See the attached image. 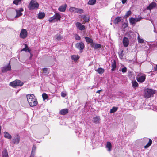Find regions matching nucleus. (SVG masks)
Instances as JSON below:
<instances>
[{"mask_svg":"<svg viewBox=\"0 0 157 157\" xmlns=\"http://www.w3.org/2000/svg\"><path fill=\"white\" fill-rule=\"evenodd\" d=\"M23 83L20 80H16L15 81L11 82L10 83V85L11 86L16 87L17 86H21L23 85Z\"/></svg>","mask_w":157,"mask_h":157,"instance_id":"nucleus-5","label":"nucleus"},{"mask_svg":"<svg viewBox=\"0 0 157 157\" xmlns=\"http://www.w3.org/2000/svg\"><path fill=\"white\" fill-rule=\"evenodd\" d=\"M76 13L82 14L83 13V10L82 9L76 8Z\"/></svg>","mask_w":157,"mask_h":157,"instance_id":"nucleus-33","label":"nucleus"},{"mask_svg":"<svg viewBox=\"0 0 157 157\" xmlns=\"http://www.w3.org/2000/svg\"><path fill=\"white\" fill-rule=\"evenodd\" d=\"M121 21V17H117L114 19L113 21V22L115 24H117Z\"/></svg>","mask_w":157,"mask_h":157,"instance_id":"nucleus-25","label":"nucleus"},{"mask_svg":"<svg viewBox=\"0 0 157 157\" xmlns=\"http://www.w3.org/2000/svg\"><path fill=\"white\" fill-rule=\"evenodd\" d=\"M131 14V11L129 10L126 12L125 15L124 16L126 18L128 17Z\"/></svg>","mask_w":157,"mask_h":157,"instance_id":"nucleus-38","label":"nucleus"},{"mask_svg":"<svg viewBox=\"0 0 157 157\" xmlns=\"http://www.w3.org/2000/svg\"><path fill=\"white\" fill-rule=\"evenodd\" d=\"M45 16V14L44 13H39L38 15V18L39 19L43 18Z\"/></svg>","mask_w":157,"mask_h":157,"instance_id":"nucleus-28","label":"nucleus"},{"mask_svg":"<svg viewBox=\"0 0 157 157\" xmlns=\"http://www.w3.org/2000/svg\"><path fill=\"white\" fill-rule=\"evenodd\" d=\"M25 48H26V49H27V50H28V52H29V53H30V49H29L28 48V46L27 45V44H25Z\"/></svg>","mask_w":157,"mask_h":157,"instance_id":"nucleus-43","label":"nucleus"},{"mask_svg":"<svg viewBox=\"0 0 157 157\" xmlns=\"http://www.w3.org/2000/svg\"><path fill=\"white\" fill-rule=\"evenodd\" d=\"M67 7V5L66 4H65L59 6L58 8V10L61 12H63L66 11Z\"/></svg>","mask_w":157,"mask_h":157,"instance_id":"nucleus-13","label":"nucleus"},{"mask_svg":"<svg viewBox=\"0 0 157 157\" xmlns=\"http://www.w3.org/2000/svg\"><path fill=\"white\" fill-rule=\"evenodd\" d=\"M121 71L123 73L126 72L127 71L126 67H124L122 69Z\"/></svg>","mask_w":157,"mask_h":157,"instance_id":"nucleus-42","label":"nucleus"},{"mask_svg":"<svg viewBox=\"0 0 157 157\" xmlns=\"http://www.w3.org/2000/svg\"><path fill=\"white\" fill-rule=\"evenodd\" d=\"M100 121V117L99 116H96L93 118V122L94 123L97 124L99 123Z\"/></svg>","mask_w":157,"mask_h":157,"instance_id":"nucleus-17","label":"nucleus"},{"mask_svg":"<svg viewBox=\"0 0 157 157\" xmlns=\"http://www.w3.org/2000/svg\"><path fill=\"white\" fill-rule=\"evenodd\" d=\"M68 112V110L67 109H62L60 111L59 113L61 115H64Z\"/></svg>","mask_w":157,"mask_h":157,"instance_id":"nucleus-20","label":"nucleus"},{"mask_svg":"<svg viewBox=\"0 0 157 157\" xmlns=\"http://www.w3.org/2000/svg\"><path fill=\"white\" fill-rule=\"evenodd\" d=\"M20 137L18 135H16L12 139V142L14 144H17L20 142Z\"/></svg>","mask_w":157,"mask_h":157,"instance_id":"nucleus-6","label":"nucleus"},{"mask_svg":"<svg viewBox=\"0 0 157 157\" xmlns=\"http://www.w3.org/2000/svg\"><path fill=\"white\" fill-rule=\"evenodd\" d=\"M61 95L62 97H65L66 96V93H64L63 92H62L61 94Z\"/></svg>","mask_w":157,"mask_h":157,"instance_id":"nucleus-47","label":"nucleus"},{"mask_svg":"<svg viewBox=\"0 0 157 157\" xmlns=\"http://www.w3.org/2000/svg\"><path fill=\"white\" fill-rule=\"evenodd\" d=\"M2 157H8V153L6 150H4L2 152Z\"/></svg>","mask_w":157,"mask_h":157,"instance_id":"nucleus-29","label":"nucleus"},{"mask_svg":"<svg viewBox=\"0 0 157 157\" xmlns=\"http://www.w3.org/2000/svg\"><path fill=\"white\" fill-rule=\"evenodd\" d=\"M123 51L122 50L118 52L119 57L121 59H122L123 58V57L124 56V54L123 53Z\"/></svg>","mask_w":157,"mask_h":157,"instance_id":"nucleus-37","label":"nucleus"},{"mask_svg":"<svg viewBox=\"0 0 157 157\" xmlns=\"http://www.w3.org/2000/svg\"><path fill=\"white\" fill-rule=\"evenodd\" d=\"M96 0H89L88 4L90 5H93L95 4Z\"/></svg>","mask_w":157,"mask_h":157,"instance_id":"nucleus-35","label":"nucleus"},{"mask_svg":"<svg viewBox=\"0 0 157 157\" xmlns=\"http://www.w3.org/2000/svg\"><path fill=\"white\" fill-rule=\"evenodd\" d=\"M112 145L111 143L110 142H107L106 147L108 148V151H110L111 150Z\"/></svg>","mask_w":157,"mask_h":157,"instance_id":"nucleus-26","label":"nucleus"},{"mask_svg":"<svg viewBox=\"0 0 157 157\" xmlns=\"http://www.w3.org/2000/svg\"><path fill=\"white\" fill-rule=\"evenodd\" d=\"M75 46L76 48L79 49L80 51L83 50L85 47L84 44L82 42L76 43Z\"/></svg>","mask_w":157,"mask_h":157,"instance_id":"nucleus-8","label":"nucleus"},{"mask_svg":"<svg viewBox=\"0 0 157 157\" xmlns=\"http://www.w3.org/2000/svg\"><path fill=\"white\" fill-rule=\"evenodd\" d=\"M21 1V0H14L13 1V3L16 5H17L19 2Z\"/></svg>","mask_w":157,"mask_h":157,"instance_id":"nucleus-40","label":"nucleus"},{"mask_svg":"<svg viewBox=\"0 0 157 157\" xmlns=\"http://www.w3.org/2000/svg\"><path fill=\"white\" fill-rule=\"evenodd\" d=\"M21 51H25V52H28V50L27 49L24 48L21 50Z\"/></svg>","mask_w":157,"mask_h":157,"instance_id":"nucleus-49","label":"nucleus"},{"mask_svg":"<svg viewBox=\"0 0 157 157\" xmlns=\"http://www.w3.org/2000/svg\"><path fill=\"white\" fill-rule=\"evenodd\" d=\"M132 86L133 88H135L137 87H138V83L135 80L132 81Z\"/></svg>","mask_w":157,"mask_h":157,"instance_id":"nucleus-31","label":"nucleus"},{"mask_svg":"<svg viewBox=\"0 0 157 157\" xmlns=\"http://www.w3.org/2000/svg\"><path fill=\"white\" fill-rule=\"evenodd\" d=\"M27 101L31 107L36 106L37 104V101L35 96L33 94H28L26 95Z\"/></svg>","mask_w":157,"mask_h":157,"instance_id":"nucleus-1","label":"nucleus"},{"mask_svg":"<svg viewBox=\"0 0 157 157\" xmlns=\"http://www.w3.org/2000/svg\"><path fill=\"white\" fill-rule=\"evenodd\" d=\"M71 58L72 60L76 61L78 59V56L73 55L71 56Z\"/></svg>","mask_w":157,"mask_h":157,"instance_id":"nucleus-36","label":"nucleus"},{"mask_svg":"<svg viewBox=\"0 0 157 157\" xmlns=\"http://www.w3.org/2000/svg\"><path fill=\"white\" fill-rule=\"evenodd\" d=\"M96 71L100 74H102L105 71V69L101 67L99 68L97 70H96Z\"/></svg>","mask_w":157,"mask_h":157,"instance_id":"nucleus-23","label":"nucleus"},{"mask_svg":"<svg viewBox=\"0 0 157 157\" xmlns=\"http://www.w3.org/2000/svg\"><path fill=\"white\" fill-rule=\"evenodd\" d=\"M84 20V22H82V24L85 23V22H88L89 21V18L86 15H84L82 17Z\"/></svg>","mask_w":157,"mask_h":157,"instance_id":"nucleus-27","label":"nucleus"},{"mask_svg":"<svg viewBox=\"0 0 157 157\" xmlns=\"http://www.w3.org/2000/svg\"><path fill=\"white\" fill-rule=\"evenodd\" d=\"M123 43L124 47H127L129 44V40L128 39L127 37H124L123 39Z\"/></svg>","mask_w":157,"mask_h":157,"instance_id":"nucleus-16","label":"nucleus"},{"mask_svg":"<svg viewBox=\"0 0 157 157\" xmlns=\"http://www.w3.org/2000/svg\"><path fill=\"white\" fill-rule=\"evenodd\" d=\"M61 17L58 13H55V15L49 19L50 22H54L60 20Z\"/></svg>","mask_w":157,"mask_h":157,"instance_id":"nucleus-4","label":"nucleus"},{"mask_svg":"<svg viewBox=\"0 0 157 157\" xmlns=\"http://www.w3.org/2000/svg\"><path fill=\"white\" fill-rule=\"evenodd\" d=\"M11 69V66L10 65V63L8 65L5 66L3 67L2 69V71L3 72H5L10 70Z\"/></svg>","mask_w":157,"mask_h":157,"instance_id":"nucleus-14","label":"nucleus"},{"mask_svg":"<svg viewBox=\"0 0 157 157\" xmlns=\"http://www.w3.org/2000/svg\"><path fill=\"white\" fill-rule=\"evenodd\" d=\"M42 96L44 100L47 99L48 98L47 95L45 93H43L42 94Z\"/></svg>","mask_w":157,"mask_h":157,"instance_id":"nucleus-39","label":"nucleus"},{"mask_svg":"<svg viewBox=\"0 0 157 157\" xmlns=\"http://www.w3.org/2000/svg\"><path fill=\"white\" fill-rule=\"evenodd\" d=\"M4 137L5 138L10 139L12 138V136L10 134H9L6 132H4Z\"/></svg>","mask_w":157,"mask_h":157,"instance_id":"nucleus-22","label":"nucleus"},{"mask_svg":"<svg viewBox=\"0 0 157 157\" xmlns=\"http://www.w3.org/2000/svg\"><path fill=\"white\" fill-rule=\"evenodd\" d=\"M39 6V4L36 1L31 0L28 5V7L29 10H32L34 9H37L38 8Z\"/></svg>","mask_w":157,"mask_h":157,"instance_id":"nucleus-2","label":"nucleus"},{"mask_svg":"<svg viewBox=\"0 0 157 157\" xmlns=\"http://www.w3.org/2000/svg\"><path fill=\"white\" fill-rule=\"evenodd\" d=\"M146 79V75L143 74L142 75L137 78L136 80L140 83H142Z\"/></svg>","mask_w":157,"mask_h":157,"instance_id":"nucleus-9","label":"nucleus"},{"mask_svg":"<svg viewBox=\"0 0 157 157\" xmlns=\"http://www.w3.org/2000/svg\"><path fill=\"white\" fill-rule=\"evenodd\" d=\"M111 66L112 68L111 70L113 71L115 70L116 67V62L115 60H113L112 61Z\"/></svg>","mask_w":157,"mask_h":157,"instance_id":"nucleus-21","label":"nucleus"},{"mask_svg":"<svg viewBox=\"0 0 157 157\" xmlns=\"http://www.w3.org/2000/svg\"><path fill=\"white\" fill-rule=\"evenodd\" d=\"M85 38L86 41L88 43H90L92 44L94 43L93 40L90 38L88 37H85Z\"/></svg>","mask_w":157,"mask_h":157,"instance_id":"nucleus-24","label":"nucleus"},{"mask_svg":"<svg viewBox=\"0 0 157 157\" xmlns=\"http://www.w3.org/2000/svg\"><path fill=\"white\" fill-rule=\"evenodd\" d=\"M140 19L139 18H134L132 17L129 19L130 23L132 25H135L136 22L140 21Z\"/></svg>","mask_w":157,"mask_h":157,"instance_id":"nucleus-12","label":"nucleus"},{"mask_svg":"<svg viewBox=\"0 0 157 157\" xmlns=\"http://www.w3.org/2000/svg\"><path fill=\"white\" fill-rule=\"evenodd\" d=\"M118 107H113L110 110V113H112L116 112L118 109Z\"/></svg>","mask_w":157,"mask_h":157,"instance_id":"nucleus-30","label":"nucleus"},{"mask_svg":"<svg viewBox=\"0 0 157 157\" xmlns=\"http://www.w3.org/2000/svg\"><path fill=\"white\" fill-rule=\"evenodd\" d=\"M62 38V37L60 35H57L56 37V39L58 40H61Z\"/></svg>","mask_w":157,"mask_h":157,"instance_id":"nucleus-41","label":"nucleus"},{"mask_svg":"<svg viewBox=\"0 0 157 157\" xmlns=\"http://www.w3.org/2000/svg\"><path fill=\"white\" fill-rule=\"evenodd\" d=\"M47 70H48L47 68H43V71H44V73L46 74L47 73Z\"/></svg>","mask_w":157,"mask_h":157,"instance_id":"nucleus-46","label":"nucleus"},{"mask_svg":"<svg viewBox=\"0 0 157 157\" xmlns=\"http://www.w3.org/2000/svg\"><path fill=\"white\" fill-rule=\"evenodd\" d=\"M156 6V3L155 2H152L150 4L149 6L147 7V9L151 10L155 8Z\"/></svg>","mask_w":157,"mask_h":157,"instance_id":"nucleus-15","label":"nucleus"},{"mask_svg":"<svg viewBox=\"0 0 157 157\" xmlns=\"http://www.w3.org/2000/svg\"><path fill=\"white\" fill-rule=\"evenodd\" d=\"M76 26L79 30H83L85 29V26L81 23L79 22H77L76 23Z\"/></svg>","mask_w":157,"mask_h":157,"instance_id":"nucleus-11","label":"nucleus"},{"mask_svg":"<svg viewBox=\"0 0 157 157\" xmlns=\"http://www.w3.org/2000/svg\"><path fill=\"white\" fill-rule=\"evenodd\" d=\"M152 143V140L151 139H149V142L145 146H144V147L146 149L147 148L151 145Z\"/></svg>","mask_w":157,"mask_h":157,"instance_id":"nucleus-32","label":"nucleus"},{"mask_svg":"<svg viewBox=\"0 0 157 157\" xmlns=\"http://www.w3.org/2000/svg\"><path fill=\"white\" fill-rule=\"evenodd\" d=\"M36 145L35 144H33L32 147L31 153L30 157H34L35 154V151L36 150Z\"/></svg>","mask_w":157,"mask_h":157,"instance_id":"nucleus-18","label":"nucleus"},{"mask_svg":"<svg viewBox=\"0 0 157 157\" xmlns=\"http://www.w3.org/2000/svg\"><path fill=\"white\" fill-rule=\"evenodd\" d=\"M16 15L15 18H18L20 16L22 15V13L21 12L23 11V9L22 8H20L18 9H16Z\"/></svg>","mask_w":157,"mask_h":157,"instance_id":"nucleus-10","label":"nucleus"},{"mask_svg":"<svg viewBox=\"0 0 157 157\" xmlns=\"http://www.w3.org/2000/svg\"><path fill=\"white\" fill-rule=\"evenodd\" d=\"M91 46L93 47L94 49H97L101 48V46L100 44H95L93 43V44H91Z\"/></svg>","mask_w":157,"mask_h":157,"instance_id":"nucleus-19","label":"nucleus"},{"mask_svg":"<svg viewBox=\"0 0 157 157\" xmlns=\"http://www.w3.org/2000/svg\"><path fill=\"white\" fill-rule=\"evenodd\" d=\"M127 0H122V2L123 4H125L127 1Z\"/></svg>","mask_w":157,"mask_h":157,"instance_id":"nucleus-50","label":"nucleus"},{"mask_svg":"<svg viewBox=\"0 0 157 157\" xmlns=\"http://www.w3.org/2000/svg\"><path fill=\"white\" fill-rule=\"evenodd\" d=\"M155 92V90L152 89L147 88L144 91V97L147 98H150L153 96Z\"/></svg>","mask_w":157,"mask_h":157,"instance_id":"nucleus-3","label":"nucleus"},{"mask_svg":"<svg viewBox=\"0 0 157 157\" xmlns=\"http://www.w3.org/2000/svg\"><path fill=\"white\" fill-rule=\"evenodd\" d=\"M138 41L139 43H142L144 42V40L142 39H141L139 37H138Z\"/></svg>","mask_w":157,"mask_h":157,"instance_id":"nucleus-44","label":"nucleus"},{"mask_svg":"<svg viewBox=\"0 0 157 157\" xmlns=\"http://www.w3.org/2000/svg\"><path fill=\"white\" fill-rule=\"evenodd\" d=\"M153 70L154 71H157V65L155 66L154 67Z\"/></svg>","mask_w":157,"mask_h":157,"instance_id":"nucleus-48","label":"nucleus"},{"mask_svg":"<svg viewBox=\"0 0 157 157\" xmlns=\"http://www.w3.org/2000/svg\"><path fill=\"white\" fill-rule=\"evenodd\" d=\"M75 39L76 40H79L81 38L79 36L76 35L75 37Z\"/></svg>","mask_w":157,"mask_h":157,"instance_id":"nucleus-45","label":"nucleus"},{"mask_svg":"<svg viewBox=\"0 0 157 157\" xmlns=\"http://www.w3.org/2000/svg\"><path fill=\"white\" fill-rule=\"evenodd\" d=\"M76 8L73 7H71L69 9V11L71 13H76Z\"/></svg>","mask_w":157,"mask_h":157,"instance_id":"nucleus-34","label":"nucleus"},{"mask_svg":"<svg viewBox=\"0 0 157 157\" xmlns=\"http://www.w3.org/2000/svg\"><path fill=\"white\" fill-rule=\"evenodd\" d=\"M101 91H102V90H98V91H97V93H100V92Z\"/></svg>","mask_w":157,"mask_h":157,"instance_id":"nucleus-51","label":"nucleus"},{"mask_svg":"<svg viewBox=\"0 0 157 157\" xmlns=\"http://www.w3.org/2000/svg\"><path fill=\"white\" fill-rule=\"evenodd\" d=\"M27 36V32L26 29H22L20 34V37L22 39L25 38Z\"/></svg>","mask_w":157,"mask_h":157,"instance_id":"nucleus-7","label":"nucleus"}]
</instances>
